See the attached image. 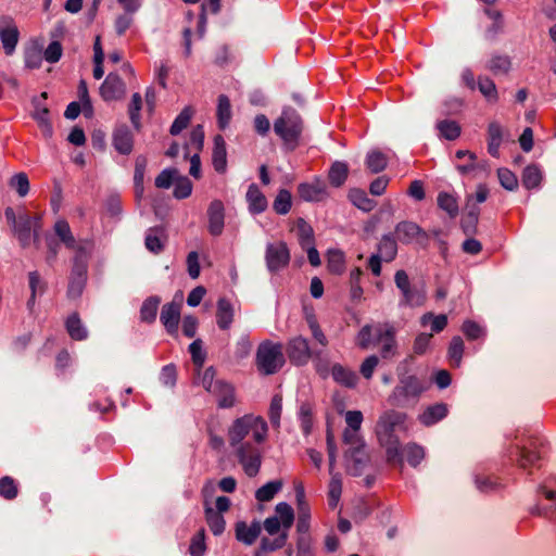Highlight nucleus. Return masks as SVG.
Listing matches in <instances>:
<instances>
[{"mask_svg":"<svg viewBox=\"0 0 556 556\" xmlns=\"http://www.w3.org/2000/svg\"><path fill=\"white\" fill-rule=\"evenodd\" d=\"M407 414L388 409L379 416L375 427L378 443L386 451L387 464L399 467L401 470L403 469L401 442L395 432L407 431Z\"/></svg>","mask_w":556,"mask_h":556,"instance_id":"f257e3e1","label":"nucleus"},{"mask_svg":"<svg viewBox=\"0 0 556 556\" xmlns=\"http://www.w3.org/2000/svg\"><path fill=\"white\" fill-rule=\"evenodd\" d=\"M4 216L22 248H27L31 242V238H34V243L38 244L39 235L37 228L40 227L39 216L31 217L24 210L16 214L11 206L4 210Z\"/></svg>","mask_w":556,"mask_h":556,"instance_id":"f03ea898","label":"nucleus"},{"mask_svg":"<svg viewBox=\"0 0 556 556\" xmlns=\"http://www.w3.org/2000/svg\"><path fill=\"white\" fill-rule=\"evenodd\" d=\"M267 424L262 417L244 415L237 418L228 430L229 443L232 447L244 443L251 437L256 443H262L267 435Z\"/></svg>","mask_w":556,"mask_h":556,"instance_id":"7ed1b4c3","label":"nucleus"},{"mask_svg":"<svg viewBox=\"0 0 556 556\" xmlns=\"http://www.w3.org/2000/svg\"><path fill=\"white\" fill-rule=\"evenodd\" d=\"M304 129V122L295 109L287 106L274 122V131L291 151L299 146Z\"/></svg>","mask_w":556,"mask_h":556,"instance_id":"20e7f679","label":"nucleus"},{"mask_svg":"<svg viewBox=\"0 0 556 556\" xmlns=\"http://www.w3.org/2000/svg\"><path fill=\"white\" fill-rule=\"evenodd\" d=\"M285 363L282 344L264 341L258 345L256 351V366L261 372L265 375L275 374L282 368Z\"/></svg>","mask_w":556,"mask_h":556,"instance_id":"39448f33","label":"nucleus"},{"mask_svg":"<svg viewBox=\"0 0 556 556\" xmlns=\"http://www.w3.org/2000/svg\"><path fill=\"white\" fill-rule=\"evenodd\" d=\"M293 522V508L287 503H279L275 508V515L265 519L264 529L269 535H275V538H281L285 535V546L289 538V530Z\"/></svg>","mask_w":556,"mask_h":556,"instance_id":"423d86ee","label":"nucleus"},{"mask_svg":"<svg viewBox=\"0 0 556 556\" xmlns=\"http://www.w3.org/2000/svg\"><path fill=\"white\" fill-rule=\"evenodd\" d=\"M541 446L539 439L530 438L527 444L510 446L509 454L515 456L514 460L519 468L531 472V469L538 467L542 459Z\"/></svg>","mask_w":556,"mask_h":556,"instance_id":"0eeeda50","label":"nucleus"},{"mask_svg":"<svg viewBox=\"0 0 556 556\" xmlns=\"http://www.w3.org/2000/svg\"><path fill=\"white\" fill-rule=\"evenodd\" d=\"M236 456L248 477L253 478L258 475L262 465V454L257 446L250 442L241 443L237 445Z\"/></svg>","mask_w":556,"mask_h":556,"instance_id":"6e6552de","label":"nucleus"},{"mask_svg":"<svg viewBox=\"0 0 556 556\" xmlns=\"http://www.w3.org/2000/svg\"><path fill=\"white\" fill-rule=\"evenodd\" d=\"M393 235L403 244L416 242L421 247H426L429 241L428 233L419 225L410 220L397 223Z\"/></svg>","mask_w":556,"mask_h":556,"instance_id":"1a4fd4ad","label":"nucleus"},{"mask_svg":"<svg viewBox=\"0 0 556 556\" xmlns=\"http://www.w3.org/2000/svg\"><path fill=\"white\" fill-rule=\"evenodd\" d=\"M213 491L214 486L212 482L205 483L202 489V495L204 497L205 521L214 535H220L225 531L226 521L223 515L216 513L208 502Z\"/></svg>","mask_w":556,"mask_h":556,"instance_id":"9d476101","label":"nucleus"},{"mask_svg":"<svg viewBox=\"0 0 556 556\" xmlns=\"http://www.w3.org/2000/svg\"><path fill=\"white\" fill-rule=\"evenodd\" d=\"M286 353L289 361L295 366H302L308 363L313 355L307 339L302 336L290 339L286 346Z\"/></svg>","mask_w":556,"mask_h":556,"instance_id":"9b49d317","label":"nucleus"},{"mask_svg":"<svg viewBox=\"0 0 556 556\" xmlns=\"http://www.w3.org/2000/svg\"><path fill=\"white\" fill-rule=\"evenodd\" d=\"M266 265L269 271L276 273L290 262V252L286 242L269 243L266 248Z\"/></svg>","mask_w":556,"mask_h":556,"instance_id":"f8f14e48","label":"nucleus"},{"mask_svg":"<svg viewBox=\"0 0 556 556\" xmlns=\"http://www.w3.org/2000/svg\"><path fill=\"white\" fill-rule=\"evenodd\" d=\"M422 388L419 384H403L395 388L392 395L389 396V402L393 406L406 407L417 401Z\"/></svg>","mask_w":556,"mask_h":556,"instance_id":"ddd939ff","label":"nucleus"},{"mask_svg":"<svg viewBox=\"0 0 556 556\" xmlns=\"http://www.w3.org/2000/svg\"><path fill=\"white\" fill-rule=\"evenodd\" d=\"M114 149L123 155H128L134 149V134L126 124L115 127L112 134Z\"/></svg>","mask_w":556,"mask_h":556,"instance_id":"4468645a","label":"nucleus"},{"mask_svg":"<svg viewBox=\"0 0 556 556\" xmlns=\"http://www.w3.org/2000/svg\"><path fill=\"white\" fill-rule=\"evenodd\" d=\"M125 92V83L117 74L110 73L100 86V94L104 101L122 98Z\"/></svg>","mask_w":556,"mask_h":556,"instance_id":"2eb2a0df","label":"nucleus"},{"mask_svg":"<svg viewBox=\"0 0 556 556\" xmlns=\"http://www.w3.org/2000/svg\"><path fill=\"white\" fill-rule=\"evenodd\" d=\"M208 231L212 236L222 235L225 226V207L220 200H214L207 208Z\"/></svg>","mask_w":556,"mask_h":556,"instance_id":"dca6fc26","label":"nucleus"},{"mask_svg":"<svg viewBox=\"0 0 556 556\" xmlns=\"http://www.w3.org/2000/svg\"><path fill=\"white\" fill-rule=\"evenodd\" d=\"M326 182L320 178H315L312 182H302L298 186V193L301 199L307 202H318L326 195Z\"/></svg>","mask_w":556,"mask_h":556,"instance_id":"f3484780","label":"nucleus"},{"mask_svg":"<svg viewBox=\"0 0 556 556\" xmlns=\"http://www.w3.org/2000/svg\"><path fill=\"white\" fill-rule=\"evenodd\" d=\"M248 210L252 215H258L268 207V201L256 184H251L245 193Z\"/></svg>","mask_w":556,"mask_h":556,"instance_id":"a211bd4d","label":"nucleus"},{"mask_svg":"<svg viewBox=\"0 0 556 556\" xmlns=\"http://www.w3.org/2000/svg\"><path fill=\"white\" fill-rule=\"evenodd\" d=\"M261 532L262 526L258 521H253L251 525L245 521H237L235 525L236 539L245 545L255 543Z\"/></svg>","mask_w":556,"mask_h":556,"instance_id":"6ab92c4d","label":"nucleus"},{"mask_svg":"<svg viewBox=\"0 0 556 556\" xmlns=\"http://www.w3.org/2000/svg\"><path fill=\"white\" fill-rule=\"evenodd\" d=\"M180 308L181 304L175 302L166 303L162 307L160 320L168 333H174L178 329Z\"/></svg>","mask_w":556,"mask_h":556,"instance_id":"aec40b11","label":"nucleus"},{"mask_svg":"<svg viewBox=\"0 0 556 556\" xmlns=\"http://www.w3.org/2000/svg\"><path fill=\"white\" fill-rule=\"evenodd\" d=\"M206 390L215 395L219 408H230L235 405V389L231 384H207Z\"/></svg>","mask_w":556,"mask_h":556,"instance_id":"412c9836","label":"nucleus"},{"mask_svg":"<svg viewBox=\"0 0 556 556\" xmlns=\"http://www.w3.org/2000/svg\"><path fill=\"white\" fill-rule=\"evenodd\" d=\"M508 132L497 123L491 122L488 126V152L493 157L500 156V147Z\"/></svg>","mask_w":556,"mask_h":556,"instance_id":"4be33fe9","label":"nucleus"},{"mask_svg":"<svg viewBox=\"0 0 556 556\" xmlns=\"http://www.w3.org/2000/svg\"><path fill=\"white\" fill-rule=\"evenodd\" d=\"M90 250L85 245H79L77 252L73 257V265L71 270V277L85 278L88 275V261L90 257Z\"/></svg>","mask_w":556,"mask_h":556,"instance_id":"5701e85b","label":"nucleus"},{"mask_svg":"<svg viewBox=\"0 0 556 556\" xmlns=\"http://www.w3.org/2000/svg\"><path fill=\"white\" fill-rule=\"evenodd\" d=\"M212 161L214 169L223 174L227 168V149L226 141L222 135H216L214 137V147L212 153Z\"/></svg>","mask_w":556,"mask_h":556,"instance_id":"b1692460","label":"nucleus"},{"mask_svg":"<svg viewBox=\"0 0 556 556\" xmlns=\"http://www.w3.org/2000/svg\"><path fill=\"white\" fill-rule=\"evenodd\" d=\"M447 413L448 408L446 404L437 403L426 407V409L419 415L418 419L424 426L430 427L445 418Z\"/></svg>","mask_w":556,"mask_h":556,"instance_id":"393cba45","label":"nucleus"},{"mask_svg":"<svg viewBox=\"0 0 556 556\" xmlns=\"http://www.w3.org/2000/svg\"><path fill=\"white\" fill-rule=\"evenodd\" d=\"M235 311L229 300L220 298L217 301L216 324L219 329L227 330L233 321Z\"/></svg>","mask_w":556,"mask_h":556,"instance_id":"a878e982","label":"nucleus"},{"mask_svg":"<svg viewBox=\"0 0 556 556\" xmlns=\"http://www.w3.org/2000/svg\"><path fill=\"white\" fill-rule=\"evenodd\" d=\"M49 115L50 111L47 106H40L39 103H35V110L31 116L37 122L45 138H51L53 135V127Z\"/></svg>","mask_w":556,"mask_h":556,"instance_id":"bb28decb","label":"nucleus"},{"mask_svg":"<svg viewBox=\"0 0 556 556\" xmlns=\"http://www.w3.org/2000/svg\"><path fill=\"white\" fill-rule=\"evenodd\" d=\"M216 117L218 128L225 130L229 126L232 117L230 100L226 94L218 96Z\"/></svg>","mask_w":556,"mask_h":556,"instance_id":"cd10ccee","label":"nucleus"},{"mask_svg":"<svg viewBox=\"0 0 556 556\" xmlns=\"http://www.w3.org/2000/svg\"><path fill=\"white\" fill-rule=\"evenodd\" d=\"M54 232L59 237L60 242H62L70 250L77 252V248L83 245L81 243H77L75 237L72 233L70 224L64 219H60L54 224Z\"/></svg>","mask_w":556,"mask_h":556,"instance_id":"c85d7f7f","label":"nucleus"},{"mask_svg":"<svg viewBox=\"0 0 556 556\" xmlns=\"http://www.w3.org/2000/svg\"><path fill=\"white\" fill-rule=\"evenodd\" d=\"M397 239L393 233H386L379 241L378 255H380L384 262H391L397 254Z\"/></svg>","mask_w":556,"mask_h":556,"instance_id":"c756f323","label":"nucleus"},{"mask_svg":"<svg viewBox=\"0 0 556 556\" xmlns=\"http://www.w3.org/2000/svg\"><path fill=\"white\" fill-rule=\"evenodd\" d=\"M18 38L20 31L14 23L7 25L5 29L0 30V40L7 55H11L15 51Z\"/></svg>","mask_w":556,"mask_h":556,"instance_id":"7c9ffc66","label":"nucleus"},{"mask_svg":"<svg viewBox=\"0 0 556 556\" xmlns=\"http://www.w3.org/2000/svg\"><path fill=\"white\" fill-rule=\"evenodd\" d=\"M66 330L73 340L81 341L87 339L88 331L81 323L78 313L71 314L65 321Z\"/></svg>","mask_w":556,"mask_h":556,"instance_id":"2f4dec72","label":"nucleus"},{"mask_svg":"<svg viewBox=\"0 0 556 556\" xmlns=\"http://www.w3.org/2000/svg\"><path fill=\"white\" fill-rule=\"evenodd\" d=\"M161 303V298L157 295H152L147 298L140 307V319L143 323L152 324L156 319V314L159 309V305Z\"/></svg>","mask_w":556,"mask_h":556,"instance_id":"473e14b6","label":"nucleus"},{"mask_svg":"<svg viewBox=\"0 0 556 556\" xmlns=\"http://www.w3.org/2000/svg\"><path fill=\"white\" fill-rule=\"evenodd\" d=\"M299 243L302 249L315 244L313 227L303 218L299 217L295 222Z\"/></svg>","mask_w":556,"mask_h":556,"instance_id":"72a5a7b5","label":"nucleus"},{"mask_svg":"<svg viewBox=\"0 0 556 556\" xmlns=\"http://www.w3.org/2000/svg\"><path fill=\"white\" fill-rule=\"evenodd\" d=\"M349 175V166L344 162L336 161L328 172V179L332 187H341Z\"/></svg>","mask_w":556,"mask_h":556,"instance_id":"f704fd0d","label":"nucleus"},{"mask_svg":"<svg viewBox=\"0 0 556 556\" xmlns=\"http://www.w3.org/2000/svg\"><path fill=\"white\" fill-rule=\"evenodd\" d=\"M351 202L364 212H370L377 205L376 201L370 199L362 189H351L349 193Z\"/></svg>","mask_w":556,"mask_h":556,"instance_id":"c9c22d12","label":"nucleus"},{"mask_svg":"<svg viewBox=\"0 0 556 556\" xmlns=\"http://www.w3.org/2000/svg\"><path fill=\"white\" fill-rule=\"evenodd\" d=\"M163 229L160 227L150 228L144 238V245L147 250L154 254H160L164 250V242L161 236Z\"/></svg>","mask_w":556,"mask_h":556,"instance_id":"e433bc0d","label":"nucleus"},{"mask_svg":"<svg viewBox=\"0 0 556 556\" xmlns=\"http://www.w3.org/2000/svg\"><path fill=\"white\" fill-rule=\"evenodd\" d=\"M437 203L438 206L446 212L451 218H455L458 215V202L453 194L445 191L439 192Z\"/></svg>","mask_w":556,"mask_h":556,"instance_id":"4c0bfd02","label":"nucleus"},{"mask_svg":"<svg viewBox=\"0 0 556 556\" xmlns=\"http://www.w3.org/2000/svg\"><path fill=\"white\" fill-rule=\"evenodd\" d=\"M511 67V60L508 55L494 54L489 60L485 68L492 72L494 75L507 74Z\"/></svg>","mask_w":556,"mask_h":556,"instance_id":"58836bf2","label":"nucleus"},{"mask_svg":"<svg viewBox=\"0 0 556 556\" xmlns=\"http://www.w3.org/2000/svg\"><path fill=\"white\" fill-rule=\"evenodd\" d=\"M401 452L402 459L404 460L405 457L407 463L413 467L418 466L425 458V451L422 446L416 443H408L404 447L401 446Z\"/></svg>","mask_w":556,"mask_h":556,"instance_id":"ea45409f","label":"nucleus"},{"mask_svg":"<svg viewBox=\"0 0 556 556\" xmlns=\"http://www.w3.org/2000/svg\"><path fill=\"white\" fill-rule=\"evenodd\" d=\"M541 180H542V173L536 165L531 164V165H528L527 167H525L522 175H521V181H522V186L526 189L530 190V189H534V188L539 187L541 184Z\"/></svg>","mask_w":556,"mask_h":556,"instance_id":"a19ab883","label":"nucleus"},{"mask_svg":"<svg viewBox=\"0 0 556 556\" xmlns=\"http://www.w3.org/2000/svg\"><path fill=\"white\" fill-rule=\"evenodd\" d=\"M402 295L401 305L421 306L426 300L425 291L417 286H410Z\"/></svg>","mask_w":556,"mask_h":556,"instance_id":"79ce46f5","label":"nucleus"},{"mask_svg":"<svg viewBox=\"0 0 556 556\" xmlns=\"http://www.w3.org/2000/svg\"><path fill=\"white\" fill-rule=\"evenodd\" d=\"M365 164L370 173L378 174L387 167L388 160L381 151L372 150L368 152Z\"/></svg>","mask_w":556,"mask_h":556,"instance_id":"37998d69","label":"nucleus"},{"mask_svg":"<svg viewBox=\"0 0 556 556\" xmlns=\"http://www.w3.org/2000/svg\"><path fill=\"white\" fill-rule=\"evenodd\" d=\"M281 488H282L281 480L269 481L256 490L255 498L258 502H269L281 490Z\"/></svg>","mask_w":556,"mask_h":556,"instance_id":"c03bdc74","label":"nucleus"},{"mask_svg":"<svg viewBox=\"0 0 556 556\" xmlns=\"http://www.w3.org/2000/svg\"><path fill=\"white\" fill-rule=\"evenodd\" d=\"M292 206V195L289 190L280 189L274 200L273 208L279 215H286Z\"/></svg>","mask_w":556,"mask_h":556,"instance_id":"a18cd8bd","label":"nucleus"},{"mask_svg":"<svg viewBox=\"0 0 556 556\" xmlns=\"http://www.w3.org/2000/svg\"><path fill=\"white\" fill-rule=\"evenodd\" d=\"M285 535L281 538L269 539L267 536L262 538L260 546L255 551L253 556H266L267 554L278 551L283 547Z\"/></svg>","mask_w":556,"mask_h":556,"instance_id":"49530a36","label":"nucleus"},{"mask_svg":"<svg viewBox=\"0 0 556 556\" xmlns=\"http://www.w3.org/2000/svg\"><path fill=\"white\" fill-rule=\"evenodd\" d=\"M440 135L446 140H455L460 136L462 128L455 121L443 119L437 124Z\"/></svg>","mask_w":556,"mask_h":556,"instance_id":"de8ad7c7","label":"nucleus"},{"mask_svg":"<svg viewBox=\"0 0 556 556\" xmlns=\"http://www.w3.org/2000/svg\"><path fill=\"white\" fill-rule=\"evenodd\" d=\"M477 87L479 91L492 102H496L498 100V93L496 89L495 83L488 76H479L477 81Z\"/></svg>","mask_w":556,"mask_h":556,"instance_id":"09e8293b","label":"nucleus"},{"mask_svg":"<svg viewBox=\"0 0 556 556\" xmlns=\"http://www.w3.org/2000/svg\"><path fill=\"white\" fill-rule=\"evenodd\" d=\"M463 353H464L463 339L459 336L453 337L450 342V346H448V351H447V356H448V359L453 367H458L460 365Z\"/></svg>","mask_w":556,"mask_h":556,"instance_id":"8fccbe9b","label":"nucleus"},{"mask_svg":"<svg viewBox=\"0 0 556 556\" xmlns=\"http://www.w3.org/2000/svg\"><path fill=\"white\" fill-rule=\"evenodd\" d=\"M193 111L191 108L187 106L174 119L169 132L173 136L179 135L185 128L188 127L191 117H192Z\"/></svg>","mask_w":556,"mask_h":556,"instance_id":"3c124183","label":"nucleus"},{"mask_svg":"<svg viewBox=\"0 0 556 556\" xmlns=\"http://www.w3.org/2000/svg\"><path fill=\"white\" fill-rule=\"evenodd\" d=\"M192 182L187 176H180L178 174L177 178L174 181L173 195L178 200L186 199L190 197L192 192Z\"/></svg>","mask_w":556,"mask_h":556,"instance_id":"603ef678","label":"nucleus"},{"mask_svg":"<svg viewBox=\"0 0 556 556\" xmlns=\"http://www.w3.org/2000/svg\"><path fill=\"white\" fill-rule=\"evenodd\" d=\"M189 352L194 366V374L200 375L205 361V353L202 350V340L197 339L189 345Z\"/></svg>","mask_w":556,"mask_h":556,"instance_id":"864d4df0","label":"nucleus"},{"mask_svg":"<svg viewBox=\"0 0 556 556\" xmlns=\"http://www.w3.org/2000/svg\"><path fill=\"white\" fill-rule=\"evenodd\" d=\"M142 108V98L140 93L135 92L131 97V101L129 103L128 113L129 119L135 127V129L139 130L141 127L140 123V110Z\"/></svg>","mask_w":556,"mask_h":556,"instance_id":"5fc2aeb1","label":"nucleus"},{"mask_svg":"<svg viewBox=\"0 0 556 556\" xmlns=\"http://www.w3.org/2000/svg\"><path fill=\"white\" fill-rule=\"evenodd\" d=\"M42 58H43V54H42L41 48H39L37 46H31V47L25 49L24 61H25L26 67H28L30 70L39 68L42 63Z\"/></svg>","mask_w":556,"mask_h":556,"instance_id":"6e6d98bb","label":"nucleus"},{"mask_svg":"<svg viewBox=\"0 0 556 556\" xmlns=\"http://www.w3.org/2000/svg\"><path fill=\"white\" fill-rule=\"evenodd\" d=\"M327 268L331 274L341 275L344 270V254L339 250L329 251Z\"/></svg>","mask_w":556,"mask_h":556,"instance_id":"4d7b16f0","label":"nucleus"},{"mask_svg":"<svg viewBox=\"0 0 556 556\" xmlns=\"http://www.w3.org/2000/svg\"><path fill=\"white\" fill-rule=\"evenodd\" d=\"M387 339L382 342V346L380 349V354L382 358H390L396 352V341H395V329L393 326L387 327Z\"/></svg>","mask_w":556,"mask_h":556,"instance_id":"13d9d810","label":"nucleus"},{"mask_svg":"<svg viewBox=\"0 0 556 556\" xmlns=\"http://www.w3.org/2000/svg\"><path fill=\"white\" fill-rule=\"evenodd\" d=\"M205 551V529L201 528L190 541L189 553L191 556H203Z\"/></svg>","mask_w":556,"mask_h":556,"instance_id":"bf43d9fd","label":"nucleus"},{"mask_svg":"<svg viewBox=\"0 0 556 556\" xmlns=\"http://www.w3.org/2000/svg\"><path fill=\"white\" fill-rule=\"evenodd\" d=\"M178 174V169L174 167L163 169L155 178V187L160 189H168L174 185Z\"/></svg>","mask_w":556,"mask_h":556,"instance_id":"052dcab7","label":"nucleus"},{"mask_svg":"<svg viewBox=\"0 0 556 556\" xmlns=\"http://www.w3.org/2000/svg\"><path fill=\"white\" fill-rule=\"evenodd\" d=\"M431 321V330L435 333L441 332L447 325V317L444 314L433 315L426 313L421 317V324L425 326Z\"/></svg>","mask_w":556,"mask_h":556,"instance_id":"680f3d73","label":"nucleus"},{"mask_svg":"<svg viewBox=\"0 0 556 556\" xmlns=\"http://www.w3.org/2000/svg\"><path fill=\"white\" fill-rule=\"evenodd\" d=\"M331 376L334 382H354L357 379V374L352 371L340 364H334L331 369Z\"/></svg>","mask_w":556,"mask_h":556,"instance_id":"e2e57ef3","label":"nucleus"},{"mask_svg":"<svg viewBox=\"0 0 556 556\" xmlns=\"http://www.w3.org/2000/svg\"><path fill=\"white\" fill-rule=\"evenodd\" d=\"M497 177H498L501 186L504 189H506L508 191H514L515 189H517V187H518L517 176L508 168H498Z\"/></svg>","mask_w":556,"mask_h":556,"instance_id":"0e129e2a","label":"nucleus"},{"mask_svg":"<svg viewBox=\"0 0 556 556\" xmlns=\"http://www.w3.org/2000/svg\"><path fill=\"white\" fill-rule=\"evenodd\" d=\"M10 186L16 190L20 197H25L29 192V180L25 173H18L11 177Z\"/></svg>","mask_w":556,"mask_h":556,"instance_id":"69168bd1","label":"nucleus"},{"mask_svg":"<svg viewBox=\"0 0 556 556\" xmlns=\"http://www.w3.org/2000/svg\"><path fill=\"white\" fill-rule=\"evenodd\" d=\"M17 485L13 478L5 476L0 479V495L5 500H13L17 496Z\"/></svg>","mask_w":556,"mask_h":556,"instance_id":"338daca9","label":"nucleus"},{"mask_svg":"<svg viewBox=\"0 0 556 556\" xmlns=\"http://www.w3.org/2000/svg\"><path fill=\"white\" fill-rule=\"evenodd\" d=\"M372 331H374V326H371L369 324H367L361 328V330L357 333V338H356V343L361 349L366 350L370 345H372V344L375 345Z\"/></svg>","mask_w":556,"mask_h":556,"instance_id":"774afa93","label":"nucleus"}]
</instances>
